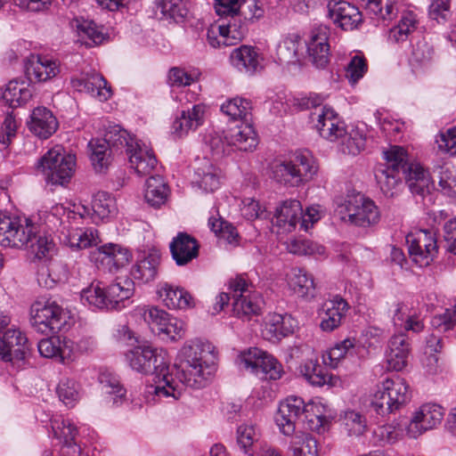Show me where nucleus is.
<instances>
[{"label": "nucleus", "instance_id": "b1692460", "mask_svg": "<svg viewBox=\"0 0 456 456\" xmlns=\"http://www.w3.org/2000/svg\"><path fill=\"white\" fill-rule=\"evenodd\" d=\"M299 217H302L301 203L297 200H288L276 208L272 224L281 230L278 232H290L299 223Z\"/></svg>", "mask_w": 456, "mask_h": 456}, {"label": "nucleus", "instance_id": "473e14b6", "mask_svg": "<svg viewBox=\"0 0 456 456\" xmlns=\"http://www.w3.org/2000/svg\"><path fill=\"white\" fill-rule=\"evenodd\" d=\"M348 309V303L339 296H335L332 299L325 302L320 323L321 329L323 331H332L339 327Z\"/></svg>", "mask_w": 456, "mask_h": 456}, {"label": "nucleus", "instance_id": "774afa93", "mask_svg": "<svg viewBox=\"0 0 456 456\" xmlns=\"http://www.w3.org/2000/svg\"><path fill=\"white\" fill-rule=\"evenodd\" d=\"M205 144L215 158H220L228 151L230 143L226 140V134L223 136L220 133L210 132L205 136Z\"/></svg>", "mask_w": 456, "mask_h": 456}, {"label": "nucleus", "instance_id": "09e8293b", "mask_svg": "<svg viewBox=\"0 0 456 456\" xmlns=\"http://www.w3.org/2000/svg\"><path fill=\"white\" fill-rule=\"evenodd\" d=\"M339 141V149L344 154L357 155L365 147L366 134L360 128H352L349 132L345 128Z\"/></svg>", "mask_w": 456, "mask_h": 456}, {"label": "nucleus", "instance_id": "a18cd8bd", "mask_svg": "<svg viewBox=\"0 0 456 456\" xmlns=\"http://www.w3.org/2000/svg\"><path fill=\"white\" fill-rule=\"evenodd\" d=\"M302 49L298 35H290L279 43L276 50L277 59L281 64H296L299 61V49Z\"/></svg>", "mask_w": 456, "mask_h": 456}, {"label": "nucleus", "instance_id": "a211bd4d", "mask_svg": "<svg viewBox=\"0 0 456 456\" xmlns=\"http://www.w3.org/2000/svg\"><path fill=\"white\" fill-rule=\"evenodd\" d=\"M24 69L29 83H45L60 74L61 62L47 55L30 54L24 61Z\"/></svg>", "mask_w": 456, "mask_h": 456}, {"label": "nucleus", "instance_id": "423d86ee", "mask_svg": "<svg viewBox=\"0 0 456 456\" xmlns=\"http://www.w3.org/2000/svg\"><path fill=\"white\" fill-rule=\"evenodd\" d=\"M317 170L315 159L306 150L297 151L289 160L277 162L272 167L273 179L289 187H297L309 181Z\"/></svg>", "mask_w": 456, "mask_h": 456}, {"label": "nucleus", "instance_id": "ea45409f", "mask_svg": "<svg viewBox=\"0 0 456 456\" xmlns=\"http://www.w3.org/2000/svg\"><path fill=\"white\" fill-rule=\"evenodd\" d=\"M289 277L290 289L301 297H313L314 296L315 285L314 277L302 268H292Z\"/></svg>", "mask_w": 456, "mask_h": 456}, {"label": "nucleus", "instance_id": "c85d7f7f", "mask_svg": "<svg viewBox=\"0 0 456 456\" xmlns=\"http://www.w3.org/2000/svg\"><path fill=\"white\" fill-rule=\"evenodd\" d=\"M410 351V343L404 333L392 336L387 353L388 367L395 371L402 370L407 365Z\"/></svg>", "mask_w": 456, "mask_h": 456}, {"label": "nucleus", "instance_id": "37998d69", "mask_svg": "<svg viewBox=\"0 0 456 456\" xmlns=\"http://www.w3.org/2000/svg\"><path fill=\"white\" fill-rule=\"evenodd\" d=\"M394 325L406 331L419 333L424 329L422 321L410 313V308L404 303L395 304L392 317Z\"/></svg>", "mask_w": 456, "mask_h": 456}, {"label": "nucleus", "instance_id": "a878e982", "mask_svg": "<svg viewBox=\"0 0 456 456\" xmlns=\"http://www.w3.org/2000/svg\"><path fill=\"white\" fill-rule=\"evenodd\" d=\"M130 167L140 176L152 175L158 160L152 150L141 141L127 154Z\"/></svg>", "mask_w": 456, "mask_h": 456}, {"label": "nucleus", "instance_id": "4d7b16f0", "mask_svg": "<svg viewBox=\"0 0 456 456\" xmlns=\"http://www.w3.org/2000/svg\"><path fill=\"white\" fill-rule=\"evenodd\" d=\"M435 172L441 191L448 197H456V169L446 163L439 166Z\"/></svg>", "mask_w": 456, "mask_h": 456}, {"label": "nucleus", "instance_id": "4c0bfd02", "mask_svg": "<svg viewBox=\"0 0 456 456\" xmlns=\"http://www.w3.org/2000/svg\"><path fill=\"white\" fill-rule=\"evenodd\" d=\"M226 140L240 151H248L255 149L258 143L256 134L248 121L231 128L226 134Z\"/></svg>", "mask_w": 456, "mask_h": 456}, {"label": "nucleus", "instance_id": "8fccbe9b", "mask_svg": "<svg viewBox=\"0 0 456 456\" xmlns=\"http://www.w3.org/2000/svg\"><path fill=\"white\" fill-rule=\"evenodd\" d=\"M25 247L30 248L31 252L38 259L50 258L56 251V245L51 235L37 234L36 226L34 234L31 235V240Z\"/></svg>", "mask_w": 456, "mask_h": 456}, {"label": "nucleus", "instance_id": "f704fd0d", "mask_svg": "<svg viewBox=\"0 0 456 456\" xmlns=\"http://www.w3.org/2000/svg\"><path fill=\"white\" fill-rule=\"evenodd\" d=\"M39 354L45 358L56 359L61 362L70 358L73 353V341L60 337L41 339L37 344Z\"/></svg>", "mask_w": 456, "mask_h": 456}, {"label": "nucleus", "instance_id": "f8f14e48", "mask_svg": "<svg viewBox=\"0 0 456 456\" xmlns=\"http://www.w3.org/2000/svg\"><path fill=\"white\" fill-rule=\"evenodd\" d=\"M236 363L240 369L265 379L277 380L284 374L281 363L273 355L257 347L242 352L238 356Z\"/></svg>", "mask_w": 456, "mask_h": 456}, {"label": "nucleus", "instance_id": "052dcab7", "mask_svg": "<svg viewBox=\"0 0 456 456\" xmlns=\"http://www.w3.org/2000/svg\"><path fill=\"white\" fill-rule=\"evenodd\" d=\"M404 428L399 423L386 424L378 427L373 434L379 444H392L403 436Z\"/></svg>", "mask_w": 456, "mask_h": 456}, {"label": "nucleus", "instance_id": "338daca9", "mask_svg": "<svg viewBox=\"0 0 456 456\" xmlns=\"http://www.w3.org/2000/svg\"><path fill=\"white\" fill-rule=\"evenodd\" d=\"M431 326L437 332H445L456 327V305L433 316Z\"/></svg>", "mask_w": 456, "mask_h": 456}, {"label": "nucleus", "instance_id": "603ef678", "mask_svg": "<svg viewBox=\"0 0 456 456\" xmlns=\"http://www.w3.org/2000/svg\"><path fill=\"white\" fill-rule=\"evenodd\" d=\"M156 14H161L160 19L182 21L188 13L183 0H156Z\"/></svg>", "mask_w": 456, "mask_h": 456}, {"label": "nucleus", "instance_id": "72a5a7b5", "mask_svg": "<svg viewBox=\"0 0 456 456\" xmlns=\"http://www.w3.org/2000/svg\"><path fill=\"white\" fill-rule=\"evenodd\" d=\"M173 259L178 265H184L197 257L199 245L197 240L185 232H180L170 243Z\"/></svg>", "mask_w": 456, "mask_h": 456}, {"label": "nucleus", "instance_id": "de8ad7c7", "mask_svg": "<svg viewBox=\"0 0 456 456\" xmlns=\"http://www.w3.org/2000/svg\"><path fill=\"white\" fill-rule=\"evenodd\" d=\"M88 146L91 149V161L98 173H104L111 163V152L109 144L102 139H93Z\"/></svg>", "mask_w": 456, "mask_h": 456}, {"label": "nucleus", "instance_id": "6ab92c4d", "mask_svg": "<svg viewBox=\"0 0 456 456\" xmlns=\"http://www.w3.org/2000/svg\"><path fill=\"white\" fill-rule=\"evenodd\" d=\"M89 257L98 267L102 266L113 273L129 262L131 253L119 244L106 243L92 250Z\"/></svg>", "mask_w": 456, "mask_h": 456}, {"label": "nucleus", "instance_id": "393cba45", "mask_svg": "<svg viewBox=\"0 0 456 456\" xmlns=\"http://www.w3.org/2000/svg\"><path fill=\"white\" fill-rule=\"evenodd\" d=\"M206 113L204 104H195L191 109L182 110L172 123V134L177 137L186 135L203 125Z\"/></svg>", "mask_w": 456, "mask_h": 456}, {"label": "nucleus", "instance_id": "7ed1b4c3", "mask_svg": "<svg viewBox=\"0 0 456 456\" xmlns=\"http://www.w3.org/2000/svg\"><path fill=\"white\" fill-rule=\"evenodd\" d=\"M314 404H305L297 396H289L281 402L275 415V422L284 436H292L289 449L292 456H318L317 440L309 433L296 432L302 417L312 430L320 431L323 427L325 417L312 414Z\"/></svg>", "mask_w": 456, "mask_h": 456}, {"label": "nucleus", "instance_id": "680f3d73", "mask_svg": "<svg viewBox=\"0 0 456 456\" xmlns=\"http://www.w3.org/2000/svg\"><path fill=\"white\" fill-rule=\"evenodd\" d=\"M52 428L60 444L75 442L78 434L77 428L69 419L61 417L52 420Z\"/></svg>", "mask_w": 456, "mask_h": 456}, {"label": "nucleus", "instance_id": "e2e57ef3", "mask_svg": "<svg viewBox=\"0 0 456 456\" xmlns=\"http://www.w3.org/2000/svg\"><path fill=\"white\" fill-rule=\"evenodd\" d=\"M79 386L70 379H62L60 380L56 393L59 399L68 407H73L79 398Z\"/></svg>", "mask_w": 456, "mask_h": 456}, {"label": "nucleus", "instance_id": "f257e3e1", "mask_svg": "<svg viewBox=\"0 0 456 456\" xmlns=\"http://www.w3.org/2000/svg\"><path fill=\"white\" fill-rule=\"evenodd\" d=\"M180 364L175 377L169 372L166 352L144 345L138 346L126 354L129 366L144 375H154L156 386L153 393L159 398H180L184 387H204L215 371L214 347L199 339L187 342L180 351Z\"/></svg>", "mask_w": 456, "mask_h": 456}, {"label": "nucleus", "instance_id": "0e129e2a", "mask_svg": "<svg viewBox=\"0 0 456 456\" xmlns=\"http://www.w3.org/2000/svg\"><path fill=\"white\" fill-rule=\"evenodd\" d=\"M343 423L347 435L350 436H362L367 428L365 417L354 411H347L345 412Z\"/></svg>", "mask_w": 456, "mask_h": 456}, {"label": "nucleus", "instance_id": "bf43d9fd", "mask_svg": "<svg viewBox=\"0 0 456 456\" xmlns=\"http://www.w3.org/2000/svg\"><path fill=\"white\" fill-rule=\"evenodd\" d=\"M354 340L346 338L340 343L335 345L329 351L322 354V362L324 365L335 369L347 354H351L354 348Z\"/></svg>", "mask_w": 456, "mask_h": 456}, {"label": "nucleus", "instance_id": "f03ea898", "mask_svg": "<svg viewBox=\"0 0 456 456\" xmlns=\"http://www.w3.org/2000/svg\"><path fill=\"white\" fill-rule=\"evenodd\" d=\"M117 212L115 199L108 192L99 191L92 200L91 207L74 205L69 209L63 205H55L45 216V224L59 240L71 248L82 249L96 244L97 231L92 228L82 229L72 226V221L89 217L93 223L99 224L113 216Z\"/></svg>", "mask_w": 456, "mask_h": 456}, {"label": "nucleus", "instance_id": "9d476101", "mask_svg": "<svg viewBox=\"0 0 456 456\" xmlns=\"http://www.w3.org/2000/svg\"><path fill=\"white\" fill-rule=\"evenodd\" d=\"M30 315L32 327L42 334L58 333L68 325V313L51 299L36 301L31 305Z\"/></svg>", "mask_w": 456, "mask_h": 456}, {"label": "nucleus", "instance_id": "79ce46f5", "mask_svg": "<svg viewBox=\"0 0 456 456\" xmlns=\"http://www.w3.org/2000/svg\"><path fill=\"white\" fill-rule=\"evenodd\" d=\"M72 27L77 29L83 43L91 47L102 44L105 39V34L102 27L96 25L94 20L75 19Z\"/></svg>", "mask_w": 456, "mask_h": 456}, {"label": "nucleus", "instance_id": "69168bd1", "mask_svg": "<svg viewBox=\"0 0 456 456\" xmlns=\"http://www.w3.org/2000/svg\"><path fill=\"white\" fill-rule=\"evenodd\" d=\"M368 70L366 59L363 55L355 54L350 59L346 68V77L352 85L363 77Z\"/></svg>", "mask_w": 456, "mask_h": 456}, {"label": "nucleus", "instance_id": "4be33fe9", "mask_svg": "<svg viewBox=\"0 0 456 456\" xmlns=\"http://www.w3.org/2000/svg\"><path fill=\"white\" fill-rule=\"evenodd\" d=\"M329 16L333 22L344 30H352L362 22V15L359 9L346 1H331L328 4Z\"/></svg>", "mask_w": 456, "mask_h": 456}, {"label": "nucleus", "instance_id": "ddd939ff", "mask_svg": "<svg viewBox=\"0 0 456 456\" xmlns=\"http://www.w3.org/2000/svg\"><path fill=\"white\" fill-rule=\"evenodd\" d=\"M35 225L28 218L0 213V245L21 248L34 234Z\"/></svg>", "mask_w": 456, "mask_h": 456}, {"label": "nucleus", "instance_id": "4468645a", "mask_svg": "<svg viewBox=\"0 0 456 456\" xmlns=\"http://www.w3.org/2000/svg\"><path fill=\"white\" fill-rule=\"evenodd\" d=\"M408 251L412 260L419 266H428L438 253L436 233L430 230H419L406 236Z\"/></svg>", "mask_w": 456, "mask_h": 456}, {"label": "nucleus", "instance_id": "c03bdc74", "mask_svg": "<svg viewBox=\"0 0 456 456\" xmlns=\"http://www.w3.org/2000/svg\"><path fill=\"white\" fill-rule=\"evenodd\" d=\"M248 27L245 21L238 16H231L226 25H220L219 31L224 46L237 45L248 34Z\"/></svg>", "mask_w": 456, "mask_h": 456}, {"label": "nucleus", "instance_id": "6e6552de", "mask_svg": "<svg viewBox=\"0 0 456 456\" xmlns=\"http://www.w3.org/2000/svg\"><path fill=\"white\" fill-rule=\"evenodd\" d=\"M411 401L410 387L398 375L386 379L372 396L370 406L380 416L401 410Z\"/></svg>", "mask_w": 456, "mask_h": 456}, {"label": "nucleus", "instance_id": "58836bf2", "mask_svg": "<svg viewBox=\"0 0 456 456\" xmlns=\"http://www.w3.org/2000/svg\"><path fill=\"white\" fill-rule=\"evenodd\" d=\"M29 82L12 79L2 89V101L11 108H16L26 103L32 97V90L29 87Z\"/></svg>", "mask_w": 456, "mask_h": 456}, {"label": "nucleus", "instance_id": "f3484780", "mask_svg": "<svg viewBox=\"0 0 456 456\" xmlns=\"http://www.w3.org/2000/svg\"><path fill=\"white\" fill-rule=\"evenodd\" d=\"M444 408L436 403L422 404L412 415L405 430L411 438H417L428 430L436 428L443 420Z\"/></svg>", "mask_w": 456, "mask_h": 456}, {"label": "nucleus", "instance_id": "6e6d98bb", "mask_svg": "<svg viewBox=\"0 0 456 456\" xmlns=\"http://www.w3.org/2000/svg\"><path fill=\"white\" fill-rule=\"evenodd\" d=\"M221 110L233 120L248 121V118L250 116L251 102L247 99L235 97L223 103Z\"/></svg>", "mask_w": 456, "mask_h": 456}, {"label": "nucleus", "instance_id": "c9c22d12", "mask_svg": "<svg viewBox=\"0 0 456 456\" xmlns=\"http://www.w3.org/2000/svg\"><path fill=\"white\" fill-rule=\"evenodd\" d=\"M72 86L79 91L106 101L110 96V90L106 86L107 82L100 74H86L81 77L71 79Z\"/></svg>", "mask_w": 456, "mask_h": 456}, {"label": "nucleus", "instance_id": "1a4fd4ad", "mask_svg": "<svg viewBox=\"0 0 456 456\" xmlns=\"http://www.w3.org/2000/svg\"><path fill=\"white\" fill-rule=\"evenodd\" d=\"M10 322L9 316L0 314V360L19 370L29 353V344L21 330L8 327Z\"/></svg>", "mask_w": 456, "mask_h": 456}, {"label": "nucleus", "instance_id": "49530a36", "mask_svg": "<svg viewBox=\"0 0 456 456\" xmlns=\"http://www.w3.org/2000/svg\"><path fill=\"white\" fill-rule=\"evenodd\" d=\"M366 12L378 20H391L398 12V0H361Z\"/></svg>", "mask_w": 456, "mask_h": 456}, {"label": "nucleus", "instance_id": "2eb2a0df", "mask_svg": "<svg viewBox=\"0 0 456 456\" xmlns=\"http://www.w3.org/2000/svg\"><path fill=\"white\" fill-rule=\"evenodd\" d=\"M348 221L360 227H370L380 220V213L375 202L362 194L348 196L345 201Z\"/></svg>", "mask_w": 456, "mask_h": 456}, {"label": "nucleus", "instance_id": "39448f33", "mask_svg": "<svg viewBox=\"0 0 456 456\" xmlns=\"http://www.w3.org/2000/svg\"><path fill=\"white\" fill-rule=\"evenodd\" d=\"M387 163L375 170L377 183L387 198L398 196L403 190V178L406 173L407 152L401 146H392L384 151Z\"/></svg>", "mask_w": 456, "mask_h": 456}, {"label": "nucleus", "instance_id": "2f4dec72", "mask_svg": "<svg viewBox=\"0 0 456 456\" xmlns=\"http://www.w3.org/2000/svg\"><path fill=\"white\" fill-rule=\"evenodd\" d=\"M262 57L255 47L240 45L230 53V62L240 72L252 75L260 69Z\"/></svg>", "mask_w": 456, "mask_h": 456}, {"label": "nucleus", "instance_id": "e433bc0d", "mask_svg": "<svg viewBox=\"0 0 456 456\" xmlns=\"http://www.w3.org/2000/svg\"><path fill=\"white\" fill-rule=\"evenodd\" d=\"M299 373L305 379L315 387L324 385L334 386L336 378L330 374L323 366L319 363L317 358L305 359L299 366Z\"/></svg>", "mask_w": 456, "mask_h": 456}, {"label": "nucleus", "instance_id": "13d9d810", "mask_svg": "<svg viewBox=\"0 0 456 456\" xmlns=\"http://www.w3.org/2000/svg\"><path fill=\"white\" fill-rule=\"evenodd\" d=\"M138 313L158 335L161 334V330L170 316L166 311L157 306L143 305L138 308Z\"/></svg>", "mask_w": 456, "mask_h": 456}, {"label": "nucleus", "instance_id": "cd10ccee", "mask_svg": "<svg viewBox=\"0 0 456 456\" xmlns=\"http://www.w3.org/2000/svg\"><path fill=\"white\" fill-rule=\"evenodd\" d=\"M193 183L205 192H213L220 186L219 172L207 158L197 159Z\"/></svg>", "mask_w": 456, "mask_h": 456}, {"label": "nucleus", "instance_id": "a19ab883", "mask_svg": "<svg viewBox=\"0 0 456 456\" xmlns=\"http://www.w3.org/2000/svg\"><path fill=\"white\" fill-rule=\"evenodd\" d=\"M419 24L417 14L412 11L403 12L396 26L389 30L388 39L394 43H403L409 39Z\"/></svg>", "mask_w": 456, "mask_h": 456}, {"label": "nucleus", "instance_id": "aec40b11", "mask_svg": "<svg viewBox=\"0 0 456 456\" xmlns=\"http://www.w3.org/2000/svg\"><path fill=\"white\" fill-rule=\"evenodd\" d=\"M330 30L326 26L314 28L306 43L307 52L313 64L318 69L325 68L330 62Z\"/></svg>", "mask_w": 456, "mask_h": 456}, {"label": "nucleus", "instance_id": "5701e85b", "mask_svg": "<svg viewBox=\"0 0 456 456\" xmlns=\"http://www.w3.org/2000/svg\"><path fill=\"white\" fill-rule=\"evenodd\" d=\"M405 182L414 195L424 199L434 189V182L429 173L419 163H411L407 158Z\"/></svg>", "mask_w": 456, "mask_h": 456}, {"label": "nucleus", "instance_id": "7c9ffc66", "mask_svg": "<svg viewBox=\"0 0 456 456\" xmlns=\"http://www.w3.org/2000/svg\"><path fill=\"white\" fill-rule=\"evenodd\" d=\"M157 293L169 309H186L194 304L191 295L180 286L167 282L159 283Z\"/></svg>", "mask_w": 456, "mask_h": 456}, {"label": "nucleus", "instance_id": "9b49d317", "mask_svg": "<svg viewBox=\"0 0 456 456\" xmlns=\"http://www.w3.org/2000/svg\"><path fill=\"white\" fill-rule=\"evenodd\" d=\"M76 156L66 154L60 147L49 150L38 161L37 168L47 182L65 185L75 173Z\"/></svg>", "mask_w": 456, "mask_h": 456}, {"label": "nucleus", "instance_id": "20e7f679", "mask_svg": "<svg viewBox=\"0 0 456 456\" xmlns=\"http://www.w3.org/2000/svg\"><path fill=\"white\" fill-rule=\"evenodd\" d=\"M134 293V281L128 277H118L105 288L92 284L81 291V301L96 309L120 310L126 306Z\"/></svg>", "mask_w": 456, "mask_h": 456}, {"label": "nucleus", "instance_id": "412c9836", "mask_svg": "<svg viewBox=\"0 0 456 456\" xmlns=\"http://www.w3.org/2000/svg\"><path fill=\"white\" fill-rule=\"evenodd\" d=\"M160 260L161 255L155 248L140 253L130 272L133 279L142 284L153 281L158 277Z\"/></svg>", "mask_w": 456, "mask_h": 456}, {"label": "nucleus", "instance_id": "3c124183", "mask_svg": "<svg viewBox=\"0 0 456 456\" xmlns=\"http://www.w3.org/2000/svg\"><path fill=\"white\" fill-rule=\"evenodd\" d=\"M168 189L160 176L151 175L146 182L144 198L152 207L159 208L165 203Z\"/></svg>", "mask_w": 456, "mask_h": 456}, {"label": "nucleus", "instance_id": "864d4df0", "mask_svg": "<svg viewBox=\"0 0 456 456\" xmlns=\"http://www.w3.org/2000/svg\"><path fill=\"white\" fill-rule=\"evenodd\" d=\"M102 141H106L110 149L115 148L117 150L124 149L126 155L130 152V149L137 144L140 141L130 135V134L120 128L118 126L112 127L105 134Z\"/></svg>", "mask_w": 456, "mask_h": 456}, {"label": "nucleus", "instance_id": "0eeeda50", "mask_svg": "<svg viewBox=\"0 0 456 456\" xmlns=\"http://www.w3.org/2000/svg\"><path fill=\"white\" fill-rule=\"evenodd\" d=\"M250 287L242 277H237L230 281L232 311L239 317L258 314L261 310L263 300L256 291L250 289ZM230 300L229 293H220L216 298L214 314L221 312Z\"/></svg>", "mask_w": 456, "mask_h": 456}, {"label": "nucleus", "instance_id": "5fc2aeb1", "mask_svg": "<svg viewBox=\"0 0 456 456\" xmlns=\"http://www.w3.org/2000/svg\"><path fill=\"white\" fill-rule=\"evenodd\" d=\"M259 439L254 425L241 424L237 428L236 441L240 450L249 456H254L256 444Z\"/></svg>", "mask_w": 456, "mask_h": 456}, {"label": "nucleus", "instance_id": "c756f323", "mask_svg": "<svg viewBox=\"0 0 456 456\" xmlns=\"http://www.w3.org/2000/svg\"><path fill=\"white\" fill-rule=\"evenodd\" d=\"M28 126L35 135L47 139L57 130L58 121L50 110L37 107L33 110Z\"/></svg>", "mask_w": 456, "mask_h": 456}, {"label": "nucleus", "instance_id": "bb28decb", "mask_svg": "<svg viewBox=\"0 0 456 456\" xmlns=\"http://www.w3.org/2000/svg\"><path fill=\"white\" fill-rule=\"evenodd\" d=\"M296 321L289 314H270L266 319L263 336L265 339L276 342L292 334Z\"/></svg>", "mask_w": 456, "mask_h": 456}, {"label": "nucleus", "instance_id": "dca6fc26", "mask_svg": "<svg viewBox=\"0 0 456 456\" xmlns=\"http://www.w3.org/2000/svg\"><path fill=\"white\" fill-rule=\"evenodd\" d=\"M315 111L311 114L313 121L316 120L315 128L322 137L330 142H336L345 134V123L339 118L337 112L329 106L318 108L319 102L311 101Z\"/></svg>", "mask_w": 456, "mask_h": 456}]
</instances>
